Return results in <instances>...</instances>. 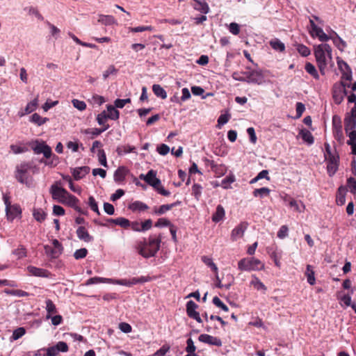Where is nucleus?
<instances>
[{
    "label": "nucleus",
    "instance_id": "20e7f679",
    "mask_svg": "<svg viewBox=\"0 0 356 356\" xmlns=\"http://www.w3.org/2000/svg\"><path fill=\"white\" fill-rule=\"evenodd\" d=\"M264 267V264L258 259L254 257L242 259L238 263V268L241 271L258 270Z\"/></svg>",
    "mask_w": 356,
    "mask_h": 356
},
{
    "label": "nucleus",
    "instance_id": "bf43d9fd",
    "mask_svg": "<svg viewBox=\"0 0 356 356\" xmlns=\"http://www.w3.org/2000/svg\"><path fill=\"white\" fill-rule=\"evenodd\" d=\"M88 254V250L86 248H81L75 251L74 253V257L76 259H80L85 258Z\"/></svg>",
    "mask_w": 356,
    "mask_h": 356
},
{
    "label": "nucleus",
    "instance_id": "09e8293b",
    "mask_svg": "<svg viewBox=\"0 0 356 356\" xmlns=\"http://www.w3.org/2000/svg\"><path fill=\"white\" fill-rule=\"evenodd\" d=\"M298 52L304 57L309 56L311 53L310 49L305 45L300 44L297 46Z\"/></svg>",
    "mask_w": 356,
    "mask_h": 356
},
{
    "label": "nucleus",
    "instance_id": "e2e57ef3",
    "mask_svg": "<svg viewBox=\"0 0 356 356\" xmlns=\"http://www.w3.org/2000/svg\"><path fill=\"white\" fill-rule=\"evenodd\" d=\"M140 227L141 232L150 229L152 227V220L151 219L145 220L144 222H140Z\"/></svg>",
    "mask_w": 356,
    "mask_h": 356
},
{
    "label": "nucleus",
    "instance_id": "0e129e2a",
    "mask_svg": "<svg viewBox=\"0 0 356 356\" xmlns=\"http://www.w3.org/2000/svg\"><path fill=\"white\" fill-rule=\"evenodd\" d=\"M187 346L186 348V351L188 353H195L196 347L194 345V342L192 339L189 338L186 341Z\"/></svg>",
    "mask_w": 356,
    "mask_h": 356
},
{
    "label": "nucleus",
    "instance_id": "49530a36",
    "mask_svg": "<svg viewBox=\"0 0 356 356\" xmlns=\"http://www.w3.org/2000/svg\"><path fill=\"white\" fill-rule=\"evenodd\" d=\"M25 333H26V330L24 327H18L13 331V334H12V339L13 340H17L19 338H21L22 336H24L25 334Z\"/></svg>",
    "mask_w": 356,
    "mask_h": 356
},
{
    "label": "nucleus",
    "instance_id": "7c9ffc66",
    "mask_svg": "<svg viewBox=\"0 0 356 356\" xmlns=\"http://www.w3.org/2000/svg\"><path fill=\"white\" fill-rule=\"evenodd\" d=\"M136 148L134 146H131L129 145H120L118 146L116 149V152L119 156H121L124 154H128L130 152H134L137 154V152L135 151Z\"/></svg>",
    "mask_w": 356,
    "mask_h": 356
},
{
    "label": "nucleus",
    "instance_id": "f8f14e48",
    "mask_svg": "<svg viewBox=\"0 0 356 356\" xmlns=\"http://www.w3.org/2000/svg\"><path fill=\"white\" fill-rule=\"evenodd\" d=\"M332 127H333V134L334 138L340 140L343 138V131H342V125L340 117L337 115H334L332 118Z\"/></svg>",
    "mask_w": 356,
    "mask_h": 356
},
{
    "label": "nucleus",
    "instance_id": "0eeeda50",
    "mask_svg": "<svg viewBox=\"0 0 356 356\" xmlns=\"http://www.w3.org/2000/svg\"><path fill=\"white\" fill-rule=\"evenodd\" d=\"M35 146L32 147V149L36 154H43L44 156L47 159L51 157L52 152L49 146L45 144L44 142L35 141Z\"/></svg>",
    "mask_w": 356,
    "mask_h": 356
},
{
    "label": "nucleus",
    "instance_id": "338daca9",
    "mask_svg": "<svg viewBox=\"0 0 356 356\" xmlns=\"http://www.w3.org/2000/svg\"><path fill=\"white\" fill-rule=\"evenodd\" d=\"M55 346L56 347V349L58 352H62V353H66L68 351V346L67 344L64 341H59L58 342Z\"/></svg>",
    "mask_w": 356,
    "mask_h": 356
},
{
    "label": "nucleus",
    "instance_id": "ea45409f",
    "mask_svg": "<svg viewBox=\"0 0 356 356\" xmlns=\"http://www.w3.org/2000/svg\"><path fill=\"white\" fill-rule=\"evenodd\" d=\"M250 284L258 291L266 290L265 285L254 275H252V279L251 280Z\"/></svg>",
    "mask_w": 356,
    "mask_h": 356
},
{
    "label": "nucleus",
    "instance_id": "a19ab883",
    "mask_svg": "<svg viewBox=\"0 0 356 356\" xmlns=\"http://www.w3.org/2000/svg\"><path fill=\"white\" fill-rule=\"evenodd\" d=\"M5 292L8 295L17 297H25L29 295V293L20 289H6Z\"/></svg>",
    "mask_w": 356,
    "mask_h": 356
},
{
    "label": "nucleus",
    "instance_id": "a18cd8bd",
    "mask_svg": "<svg viewBox=\"0 0 356 356\" xmlns=\"http://www.w3.org/2000/svg\"><path fill=\"white\" fill-rule=\"evenodd\" d=\"M107 119H109V118L107 117V113H106V111H104L101 112L97 116V121L98 124L99 125L104 126V127L106 125H107V124H106V122Z\"/></svg>",
    "mask_w": 356,
    "mask_h": 356
},
{
    "label": "nucleus",
    "instance_id": "e433bc0d",
    "mask_svg": "<svg viewBox=\"0 0 356 356\" xmlns=\"http://www.w3.org/2000/svg\"><path fill=\"white\" fill-rule=\"evenodd\" d=\"M46 303V310L47 312V318H51V314L56 313V305L54 304V302L48 299L45 301Z\"/></svg>",
    "mask_w": 356,
    "mask_h": 356
},
{
    "label": "nucleus",
    "instance_id": "864d4df0",
    "mask_svg": "<svg viewBox=\"0 0 356 356\" xmlns=\"http://www.w3.org/2000/svg\"><path fill=\"white\" fill-rule=\"evenodd\" d=\"M172 224H171L170 221L165 218H159L156 222L155 223V227H170Z\"/></svg>",
    "mask_w": 356,
    "mask_h": 356
},
{
    "label": "nucleus",
    "instance_id": "1a4fd4ad",
    "mask_svg": "<svg viewBox=\"0 0 356 356\" xmlns=\"http://www.w3.org/2000/svg\"><path fill=\"white\" fill-rule=\"evenodd\" d=\"M140 179L144 180L154 188L161 184V180L156 178V173L153 170H149L147 175L141 174L140 175Z\"/></svg>",
    "mask_w": 356,
    "mask_h": 356
},
{
    "label": "nucleus",
    "instance_id": "052dcab7",
    "mask_svg": "<svg viewBox=\"0 0 356 356\" xmlns=\"http://www.w3.org/2000/svg\"><path fill=\"white\" fill-rule=\"evenodd\" d=\"M29 15L32 16V20L42 21L43 20L42 16L40 14L38 10L35 8H31L29 10Z\"/></svg>",
    "mask_w": 356,
    "mask_h": 356
},
{
    "label": "nucleus",
    "instance_id": "4c0bfd02",
    "mask_svg": "<svg viewBox=\"0 0 356 356\" xmlns=\"http://www.w3.org/2000/svg\"><path fill=\"white\" fill-rule=\"evenodd\" d=\"M332 39L334 44L339 49V50L343 51V49L346 47V42L343 40L337 34L335 33V36H334Z\"/></svg>",
    "mask_w": 356,
    "mask_h": 356
},
{
    "label": "nucleus",
    "instance_id": "79ce46f5",
    "mask_svg": "<svg viewBox=\"0 0 356 356\" xmlns=\"http://www.w3.org/2000/svg\"><path fill=\"white\" fill-rule=\"evenodd\" d=\"M64 200L65 201L63 202V204H66L72 207H74L79 202V200L75 196L70 194L69 193Z\"/></svg>",
    "mask_w": 356,
    "mask_h": 356
},
{
    "label": "nucleus",
    "instance_id": "aec40b11",
    "mask_svg": "<svg viewBox=\"0 0 356 356\" xmlns=\"http://www.w3.org/2000/svg\"><path fill=\"white\" fill-rule=\"evenodd\" d=\"M348 191V188H346L344 186H340L337 192L336 195V202L337 205L342 206L346 202V192Z\"/></svg>",
    "mask_w": 356,
    "mask_h": 356
},
{
    "label": "nucleus",
    "instance_id": "13d9d810",
    "mask_svg": "<svg viewBox=\"0 0 356 356\" xmlns=\"http://www.w3.org/2000/svg\"><path fill=\"white\" fill-rule=\"evenodd\" d=\"M118 72V70L115 67L114 65H110L108 69L104 72L103 73V79L106 80L111 74H116Z\"/></svg>",
    "mask_w": 356,
    "mask_h": 356
},
{
    "label": "nucleus",
    "instance_id": "680f3d73",
    "mask_svg": "<svg viewBox=\"0 0 356 356\" xmlns=\"http://www.w3.org/2000/svg\"><path fill=\"white\" fill-rule=\"evenodd\" d=\"M305 110V106L302 102H297L296 105V118H300Z\"/></svg>",
    "mask_w": 356,
    "mask_h": 356
},
{
    "label": "nucleus",
    "instance_id": "dca6fc26",
    "mask_svg": "<svg viewBox=\"0 0 356 356\" xmlns=\"http://www.w3.org/2000/svg\"><path fill=\"white\" fill-rule=\"evenodd\" d=\"M6 212L8 220L13 221L15 218L21 215L22 210L18 204H13L10 207V209H6Z\"/></svg>",
    "mask_w": 356,
    "mask_h": 356
},
{
    "label": "nucleus",
    "instance_id": "c03bdc74",
    "mask_svg": "<svg viewBox=\"0 0 356 356\" xmlns=\"http://www.w3.org/2000/svg\"><path fill=\"white\" fill-rule=\"evenodd\" d=\"M97 156L99 163L104 167L107 168L108 165L106 161V156L104 150L102 149H99L98 150Z\"/></svg>",
    "mask_w": 356,
    "mask_h": 356
},
{
    "label": "nucleus",
    "instance_id": "7ed1b4c3",
    "mask_svg": "<svg viewBox=\"0 0 356 356\" xmlns=\"http://www.w3.org/2000/svg\"><path fill=\"white\" fill-rule=\"evenodd\" d=\"M314 55L319 70L322 74H325L327 66V58L332 60V48L326 43H323L315 47Z\"/></svg>",
    "mask_w": 356,
    "mask_h": 356
},
{
    "label": "nucleus",
    "instance_id": "473e14b6",
    "mask_svg": "<svg viewBox=\"0 0 356 356\" xmlns=\"http://www.w3.org/2000/svg\"><path fill=\"white\" fill-rule=\"evenodd\" d=\"M49 121V118H42L39 114L35 113H33L30 118V122L34 123L38 126H41Z\"/></svg>",
    "mask_w": 356,
    "mask_h": 356
},
{
    "label": "nucleus",
    "instance_id": "2f4dec72",
    "mask_svg": "<svg viewBox=\"0 0 356 356\" xmlns=\"http://www.w3.org/2000/svg\"><path fill=\"white\" fill-rule=\"evenodd\" d=\"M152 90L156 97H160L162 99H165L167 98L166 91L160 85L154 84L152 86Z\"/></svg>",
    "mask_w": 356,
    "mask_h": 356
},
{
    "label": "nucleus",
    "instance_id": "6ab92c4d",
    "mask_svg": "<svg viewBox=\"0 0 356 356\" xmlns=\"http://www.w3.org/2000/svg\"><path fill=\"white\" fill-rule=\"evenodd\" d=\"M76 232L77 237L84 242L88 243L93 241V237L89 234L86 228L83 226L79 227Z\"/></svg>",
    "mask_w": 356,
    "mask_h": 356
},
{
    "label": "nucleus",
    "instance_id": "4d7b16f0",
    "mask_svg": "<svg viewBox=\"0 0 356 356\" xmlns=\"http://www.w3.org/2000/svg\"><path fill=\"white\" fill-rule=\"evenodd\" d=\"M230 118V115L228 113L222 114L218 119V127L220 128L221 126L226 124Z\"/></svg>",
    "mask_w": 356,
    "mask_h": 356
},
{
    "label": "nucleus",
    "instance_id": "3c124183",
    "mask_svg": "<svg viewBox=\"0 0 356 356\" xmlns=\"http://www.w3.org/2000/svg\"><path fill=\"white\" fill-rule=\"evenodd\" d=\"M115 225L120 226L124 229L129 227L130 221L125 218L120 217L116 218Z\"/></svg>",
    "mask_w": 356,
    "mask_h": 356
},
{
    "label": "nucleus",
    "instance_id": "bb28decb",
    "mask_svg": "<svg viewBox=\"0 0 356 356\" xmlns=\"http://www.w3.org/2000/svg\"><path fill=\"white\" fill-rule=\"evenodd\" d=\"M33 216L36 221L42 222L47 218V213L42 209L34 208L33 209Z\"/></svg>",
    "mask_w": 356,
    "mask_h": 356
},
{
    "label": "nucleus",
    "instance_id": "412c9836",
    "mask_svg": "<svg viewBox=\"0 0 356 356\" xmlns=\"http://www.w3.org/2000/svg\"><path fill=\"white\" fill-rule=\"evenodd\" d=\"M129 170L124 166H120L114 172V180L115 182H122L125 179Z\"/></svg>",
    "mask_w": 356,
    "mask_h": 356
},
{
    "label": "nucleus",
    "instance_id": "cd10ccee",
    "mask_svg": "<svg viewBox=\"0 0 356 356\" xmlns=\"http://www.w3.org/2000/svg\"><path fill=\"white\" fill-rule=\"evenodd\" d=\"M107 117L112 120H117L120 117V113L116 108L111 104L106 106Z\"/></svg>",
    "mask_w": 356,
    "mask_h": 356
},
{
    "label": "nucleus",
    "instance_id": "37998d69",
    "mask_svg": "<svg viewBox=\"0 0 356 356\" xmlns=\"http://www.w3.org/2000/svg\"><path fill=\"white\" fill-rule=\"evenodd\" d=\"M346 188H348L349 191L355 195L356 193V179L354 177L348 178Z\"/></svg>",
    "mask_w": 356,
    "mask_h": 356
},
{
    "label": "nucleus",
    "instance_id": "8fccbe9b",
    "mask_svg": "<svg viewBox=\"0 0 356 356\" xmlns=\"http://www.w3.org/2000/svg\"><path fill=\"white\" fill-rule=\"evenodd\" d=\"M88 205L90 207L91 210L94 212L97 213L98 215L100 214V211L98 208L97 203L92 196H90L88 198Z\"/></svg>",
    "mask_w": 356,
    "mask_h": 356
},
{
    "label": "nucleus",
    "instance_id": "39448f33",
    "mask_svg": "<svg viewBox=\"0 0 356 356\" xmlns=\"http://www.w3.org/2000/svg\"><path fill=\"white\" fill-rule=\"evenodd\" d=\"M53 246L45 245L44 246L46 254L53 259L58 258L63 252V248L62 244L57 240L52 241Z\"/></svg>",
    "mask_w": 356,
    "mask_h": 356
},
{
    "label": "nucleus",
    "instance_id": "f704fd0d",
    "mask_svg": "<svg viewBox=\"0 0 356 356\" xmlns=\"http://www.w3.org/2000/svg\"><path fill=\"white\" fill-rule=\"evenodd\" d=\"M305 275L307 277V282L310 285H314L315 284L316 280L314 276V271L311 265L307 266Z\"/></svg>",
    "mask_w": 356,
    "mask_h": 356
},
{
    "label": "nucleus",
    "instance_id": "9b49d317",
    "mask_svg": "<svg viewBox=\"0 0 356 356\" xmlns=\"http://www.w3.org/2000/svg\"><path fill=\"white\" fill-rule=\"evenodd\" d=\"M197 307L198 305L194 301L189 300L186 303V313L190 318L195 319L198 323H202V320L200 314L196 311Z\"/></svg>",
    "mask_w": 356,
    "mask_h": 356
},
{
    "label": "nucleus",
    "instance_id": "9d476101",
    "mask_svg": "<svg viewBox=\"0 0 356 356\" xmlns=\"http://www.w3.org/2000/svg\"><path fill=\"white\" fill-rule=\"evenodd\" d=\"M309 33L312 38H318L321 42H325L330 39V37L316 24H310Z\"/></svg>",
    "mask_w": 356,
    "mask_h": 356
},
{
    "label": "nucleus",
    "instance_id": "f257e3e1",
    "mask_svg": "<svg viewBox=\"0 0 356 356\" xmlns=\"http://www.w3.org/2000/svg\"><path fill=\"white\" fill-rule=\"evenodd\" d=\"M39 168L33 162H22L15 168V177L21 184L30 186L32 178L30 172H38Z\"/></svg>",
    "mask_w": 356,
    "mask_h": 356
},
{
    "label": "nucleus",
    "instance_id": "603ef678",
    "mask_svg": "<svg viewBox=\"0 0 356 356\" xmlns=\"http://www.w3.org/2000/svg\"><path fill=\"white\" fill-rule=\"evenodd\" d=\"M212 302L216 307L221 308L225 312H228V307L225 304H224L218 297L215 296L213 298Z\"/></svg>",
    "mask_w": 356,
    "mask_h": 356
},
{
    "label": "nucleus",
    "instance_id": "4be33fe9",
    "mask_svg": "<svg viewBox=\"0 0 356 356\" xmlns=\"http://www.w3.org/2000/svg\"><path fill=\"white\" fill-rule=\"evenodd\" d=\"M192 6L194 9L200 11L203 14H207L209 12V8L207 2L200 0H192Z\"/></svg>",
    "mask_w": 356,
    "mask_h": 356
},
{
    "label": "nucleus",
    "instance_id": "2eb2a0df",
    "mask_svg": "<svg viewBox=\"0 0 356 356\" xmlns=\"http://www.w3.org/2000/svg\"><path fill=\"white\" fill-rule=\"evenodd\" d=\"M246 81L260 84L264 81V76L259 71L247 72Z\"/></svg>",
    "mask_w": 356,
    "mask_h": 356
},
{
    "label": "nucleus",
    "instance_id": "de8ad7c7",
    "mask_svg": "<svg viewBox=\"0 0 356 356\" xmlns=\"http://www.w3.org/2000/svg\"><path fill=\"white\" fill-rule=\"evenodd\" d=\"M202 261L208 266L211 267V269L215 272V273H217L218 272V267L216 266V265L213 263V260L211 258H209L208 257H206V256H203L202 257Z\"/></svg>",
    "mask_w": 356,
    "mask_h": 356
},
{
    "label": "nucleus",
    "instance_id": "58836bf2",
    "mask_svg": "<svg viewBox=\"0 0 356 356\" xmlns=\"http://www.w3.org/2000/svg\"><path fill=\"white\" fill-rule=\"evenodd\" d=\"M170 210L169 204H163L159 207H154L153 208V213L155 215L161 216Z\"/></svg>",
    "mask_w": 356,
    "mask_h": 356
},
{
    "label": "nucleus",
    "instance_id": "6e6d98bb",
    "mask_svg": "<svg viewBox=\"0 0 356 356\" xmlns=\"http://www.w3.org/2000/svg\"><path fill=\"white\" fill-rule=\"evenodd\" d=\"M202 187L198 184H194L192 186V194L198 200L202 193Z\"/></svg>",
    "mask_w": 356,
    "mask_h": 356
},
{
    "label": "nucleus",
    "instance_id": "69168bd1",
    "mask_svg": "<svg viewBox=\"0 0 356 356\" xmlns=\"http://www.w3.org/2000/svg\"><path fill=\"white\" fill-rule=\"evenodd\" d=\"M337 65H338V67L339 69V70L341 72H343V71H349V70H351L350 66L348 65V63L345 61H343V60L341 59H339L338 58L337 59Z\"/></svg>",
    "mask_w": 356,
    "mask_h": 356
},
{
    "label": "nucleus",
    "instance_id": "f3484780",
    "mask_svg": "<svg viewBox=\"0 0 356 356\" xmlns=\"http://www.w3.org/2000/svg\"><path fill=\"white\" fill-rule=\"evenodd\" d=\"M38 106V97H35L33 100L30 102L26 106L24 110L20 111L18 112V115L19 117H23L26 114H29L34 111Z\"/></svg>",
    "mask_w": 356,
    "mask_h": 356
},
{
    "label": "nucleus",
    "instance_id": "a878e982",
    "mask_svg": "<svg viewBox=\"0 0 356 356\" xmlns=\"http://www.w3.org/2000/svg\"><path fill=\"white\" fill-rule=\"evenodd\" d=\"M270 47L276 51L284 52L285 51V44L278 38H273L269 42Z\"/></svg>",
    "mask_w": 356,
    "mask_h": 356
},
{
    "label": "nucleus",
    "instance_id": "774afa93",
    "mask_svg": "<svg viewBox=\"0 0 356 356\" xmlns=\"http://www.w3.org/2000/svg\"><path fill=\"white\" fill-rule=\"evenodd\" d=\"M170 350V346L167 345H163L161 348H159L155 353L154 356H164Z\"/></svg>",
    "mask_w": 356,
    "mask_h": 356
},
{
    "label": "nucleus",
    "instance_id": "423d86ee",
    "mask_svg": "<svg viewBox=\"0 0 356 356\" xmlns=\"http://www.w3.org/2000/svg\"><path fill=\"white\" fill-rule=\"evenodd\" d=\"M50 193L54 200L60 203H63L65 198L67 195L68 192L63 188L53 184L50 188Z\"/></svg>",
    "mask_w": 356,
    "mask_h": 356
},
{
    "label": "nucleus",
    "instance_id": "ddd939ff",
    "mask_svg": "<svg viewBox=\"0 0 356 356\" xmlns=\"http://www.w3.org/2000/svg\"><path fill=\"white\" fill-rule=\"evenodd\" d=\"M198 339L200 341L217 347H220L222 344L220 339L213 337L207 334H202L199 336Z\"/></svg>",
    "mask_w": 356,
    "mask_h": 356
},
{
    "label": "nucleus",
    "instance_id": "c9c22d12",
    "mask_svg": "<svg viewBox=\"0 0 356 356\" xmlns=\"http://www.w3.org/2000/svg\"><path fill=\"white\" fill-rule=\"evenodd\" d=\"M305 69L306 72L312 76L315 79H319L318 73L315 67V66L311 63H306Z\"/></svg>",
    "mask_w": 356,
    "mask_h": 356
},
{
    "label": "nucleus",
    "instance_id": "c85d7f7f",
    "mask_svg": "<svg viewBox=\"0 0 356 356\" xmlns=\"http://www.w3.org/2000/svg\"><path fill=\"white\" fill-rule=\"evenodd\" d=\"M344 129L346 131V133H348V131L356 130V120L353 119L352 117L351 118L349 117L345 116L344 118Z\"/></svg>",
    "mask_w": 356,
    "mask_h": 356
},
{
    "label": "nucleus",
    "instance_id": "f03ea898",
    "mask_svg": "<svg viewBox=\"0 0 356 356\" xmlns=\"http://www.w3.org/2000/svg\"><path fill=\"white\" fill-rule=\"evenodd\" d=\"M161 236H150L148 240H144L138 243L136 249L138 252L145 258L154 257L160 248Z\"/></svg>",
    "mask_w": 356,
    "mask_h": 356
},
{
    "label": "nucleus",
    "instance_id": "4468645a",
    "mask_svg": "<svg viewBox=\"0 0 356 356\" xmlns=\"http://www.w3.org/2000/svg\"><path fill=\"white\" fill-rule=\"evenodd\" d=\"M248 227V223L245 222H242L239 225H238L232 232L231 238L233 241H236L237 239L241 238L243 236L245 231Z\"/></svg>",
    "mask_w": 356,
    "mask_h": 356
},
{
    "label": "nucleus",
    "instance_id": "393cba45",
    "mask_svg": "<svg viewBox=\"0 0 356 356\" xmlns=\"http://www.w3.org/2000/svg\"><path fill=\"white\" fill-rule=\"evenodd\" d=\"M299 135L309 145H311L314 143V138L309 130L302 129L300 131Z\"/></svg>",
    "mask_w": 356,
    "mask_h": 356
},
{
    "label": "nucleus",
    "instance_id": "72a5a7b5",
    "mask_svg": "<svg viewBox=\"0 0 356 356\" xmlns=\"http://www.w3.org/2000/svg\"><path fill=\"white\" fill-rule=\"evenodd\" d=\"M113 282V279L110 278H104L99 277H94L88 279L86 283V285H90L99 283H111Z\"/></svg>",
    "mask_w": 356,
    "mask_h": 356
},
{
    "label": "nucleus",
    "instance_id": "a211bd4d",
    "mask_svg": "<svg viewBox=\"0 0 356 356\" xmlns=\"http://www.w3.org/2000/svg\"><path fill=\"white\" fill-rule=\"evenodd\" d=\"M90 169L88 166H82L73 168L72 170V173L74 179L79 180L88 174L90 172Z\"/></svg>",
    "mask_w": 356,
    "mask_h": 356
},
{
    "label": "nucleus",
    "instance_id": "c756f323",
    "mask_svg": "<svg viewBox=\"0 0 356 356\" xmlns=\"http://www.w3.org/2000/svg\"><path fill=\"white\" fill-rule=\"evenodd\" d=\"M225 209L221 205H218L216 212L212 216V220L218 222L222 220L225 216Z\"/></svg>",
    "mask_w": 356,
    "mask_h": 356
},
{
    "label": "nucleus",
    "instance_id": "5701e85b",
    "mask_svg": "<svg viewBox=\"0 0 356 356\" xmlns=\"http://www.w3.org/2000/svg\"><path fill=\"white\" fill-rule=\"evenodd\" d=\"M27 270L29 273L34 276L45 277L48 276V271L43 268H37L35 266H28Z\"/></svg>",
    "mask_w": 356,
    "mask_h": 356
},
{
    "label": "nucleus",
    "instance_id": "6e6552de",
    "mask_svg": "<svg viewBox=\"0 0 356 356\" xmlns=\"http://www.w3.org/2000/svg\"><path fill=\"white\" fill-rule=\"evenodd\" d=\"M327 160V171L330 177H332L337 171L339 163V155H334L325 159Z\"/></svg>",
    "mask_w": 356,
    "mask_h": 356
},
{
    "label": "nucleus",
    "instance_id": "b1692460",
    "mask_svg": "<svg viewBox=\"0 0 356 356\" xmlns=\"http://www.w3.org/2000/svg\"><path fill=\"white\" fill-rule=\"evenodd\" d=\"M128 208L132 211H143L149 209V207L143 202L134 201L131 203Z\"/></svg>",
    "mask_w": 356,
    "mask_h": 356
},
{
    "label": "nucleus",
    "instance_id": "5fc2aeb1",
    "mask_svg": "<svg viewBox=\"0 0 356 356\" xmlns=\"http://www.w3.org/2000/svg\"><path fill=\"white\" fill-rule=\"evenodd\" d=\"M289 228L286 225H282L280 227L279 231L277 232V237L280 239H284L286 236H288Z\"/></svg>",
    "mask_w": 356,
    "mask_h": 356
}]
</instances>
